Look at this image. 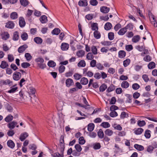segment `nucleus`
<instances>
[{"label": "nucleus", "mask_w": 157, "mask_h": 157, "mask_svg": "<svg viewBox=\"0 0 157 157\" xmlns=\"http://www.w3.org/2000/svg\"><path fill=\"white\" fill-rule=\"evenodd\" d=\"M0 84L3 85H8L10 86L13 85V82L9 79H6L5 80H2L0 81Z\"/></svg>", "instance_id": "1"}, {"label": "nucleus", "mask_w": 157, "mask_h": 157, "mask_svg": "<svg viewBox=\"0 0 157 157\" xmlns=\"http://www.w3.org/2000/svg\"><path fill=\"white\" fill-rule=\"evenodd\" d=\"M21 77V75L20 72L16 71L13 75V78L15 81H18Z\"/></svg>", "instance_id": "2"}, {"label": "nucleus", "mask_w": 157, "mask_h": 157, "mask_svg": "<svg viewBox=\"0 0 157 157\" xmlns=\"http://www.w3.org/2000/svg\"><path fill=\"white\" fill-rule=\"evenodd\" d=\"M153 145L154 147L151 145H149L147 147V151L148 152L150 153H152L153 152V149L154 148H157V144L156 142H154Z\"/></svg>", "instance_id": "3"}, {"label": "nucleus", "mask_w": 157, "mask_h": 157, "mask_svg": "<svg viewBox=\"0 0 157 157\" xmlns=\"http://www.w3.org/2000/svg\"><path fill=\"white\" fill-rule=\"evenodd\" d=\"M28 45L25 44L20 46L18 49V52L20 53L23 52L28 48Z\"/></svg>", "instance_id": "4"}, {"label": "nucleus", "mask_w": 157, "mask_h": 157, "mask_svg": "<svg viewBox=\"0 0 157 157\" xmlns=\"http://www.w3.org/2000/svg\"><path fill=\"white\" fill-rule=\"evenodd\" d=\"M66 86L67 87H70L74 84V82L72 79L71 78L67 79L65 82Z\"/></svg>", "instance_id": "5"}, {"label": "nucleus", "mask_w": 157, "mask_h": 157, "mask_svg": "<svg viewBox=\"0 0 157 157\" xmlns=\"http://www.w3.org/2000/svg\"><path fill=\"white\" fill-rule=\"evenodd\" d=\"M15 24L12 21H9L6 23L5 27L6 28L12 29L14 27Z\"/></svg>", "instance_id": "6"}, {"label": "nucleus", "mask_w": 157, "mask_h": 157, "mask_svg": "<svg viewBox=\"0 0 157 157\" xmlns=\"http://www.w3.org/2000/svg\"><path fill=\"white\" fill-rule=\"evenodd\" d=\"M78 5L80 6L85 7L88 5L87 0H80L78 2Z\"/></svg>", "instance_id": "7"}, {"label": "nucleus", "mask_w": 157, "mask_h": 157, "mask_svg": "<svg viewBox=\"0 0 157 157\" xmlns=\"http://www.w3.org/2000/svg\"><path fill=\"white\" fill-rule=\"evenodd\" d=\"M2 39L4 40H6L10 37L9 33L7 32H4L1 34Z\"/></svg>", "instance_id": "8"}, {"label": "nucleus", "mask_w": 157, "mask_h": 157, "mask_svg": "<svg viewBox=\"0 0 157 157\" xmlns=\"http://www.w3.org/2000/svg\"><path fill=\"white\" fill-rule=\"evenodd\" d=\"M17 122L14 121L9 123L7 124V126L11 130L13 129L17 124Z\"/></svg>", "instance_id": "9"}, {"label": "nucleus", "mask_w": 157, "mask_h": 157, "mask_svg": "<svg viewBox=\"0 0 157 157\" xmlns=\"http://www.w3.org/2000/svg\"><path fill=\"white\" fill-rule=\"evenodd\" d=\"M19 25L21 27H24L25 25V19L22 17H20L19 18Z\"/></svg>", "instance_id": "10"}, {"label": "nucleus", "mask_w": 157, "mask_h": 157, "mask_svg": "<svg viewBox=\"0 0 157 157\" xmlns=\"http://www.w3.org/2000/svg\"><path fill=\"white\" fill-rule=\"evenodd\" d=\"M69 47V44L66 43H62L61 46V49L63 51H66L67 50Z\"/></svg>", "instance_id": "11"}, {"label": "nucleus", "mask_w": 157, "mask_h": 157, "mask_svg": "<svg viewBox=\"0 0 157 157\" xmlns=\"http://www.w3.org/2000/svg\"><path fill=\"white\" fill-rule=\"evenodd\" d=\"M126 53L124 50H120L118 53V56L120 59L124 58L126 56Z\"/></svg>", "instance_id": "12"}, {"label": "nucleus", "mask_w": 157, "mask_h": 157, "mask_svg": "<svg viewBox=\"0 0 157 157\" xmlns=\"http://www.w3.org/2000/svg\"><path fill=\"white\" fill-rule=\"evenodd\" d=\"M8 147L11 149H13L15 147V144L14 142L11 140H8L7 143Z\"/></svg>", "instance_id": "13"}, {"label": "nucleus", "mask_w": 157, "mask_h": 157, "mask_svg": "<svg viewBox=\"0 0 157 157\" xmlns=\"http://www.w3.org/2000/svg\"><path fill=\"white\" fill-rule=\"evenodd\" d=\"M109 10L110 9L109 8L105 6L101 7L100 8L101 11L105 13H108L109 11Z\"/></svg>", "instance_id": "14"}, {"label": "nucleus", "mask_w": 157, "mask_h": 157, "mask_svg": "<svg viewBox=\"0 0 157 157\" xmlns=\"http://www.w3.org/2000/svg\"><path fill=\"white\" fill-rule=\"evenodd\" d=\"M28 136V134L27 132H25L21 134L19 139L21 141H23Z\"/></svg>", "instance_id": "15"}, {"label": "nucleus", "mask_w": 157, "mask_h": 157, "mask_svg": "<svg viewBox=\"0 0 157 157\" xmlns=\"http://www.w3.org/2000/svg\"><path fill=\"white\" fill-rule=\"evenodd\" d=\"M9 66L8 63L5 61H3L1 62L0 67L2 69H5Z\"/></svg>", "instance_id": "16"}, {"label": "nucleus", "mask_w": 157, "mask_h": 157, "mask_svg": "<svg viewBox=\"0 0 157 157\" xmlns=\"http://www.w3.org/2000/svg\"><path fill=\"white\" fill-rule=\"evenodd\" d=\"M112 27V24L109 22H107L104 25V29L106 30H110Z\"/></svg>", "instance_id": "17"}, {"label": "nucleus", "mask_w": 157, "mask_h": 157, "mask_svg": "<svg viewBox=\"0 0 157 157\" xmlns=\"http://www.w3.org/2000/svg\"><path fill=\"white\" fill-rule=\"evenodd\" d=\"M85 51L83 50H80L76 52V55L78 57H82L85 55Z\"/></svg>", "instance_id": "18"}, {"label": "nucleus", "mask_w": 157, "mask_h": 157, "mask_svg": "<svg viewBox=\"0 0 157 157\" xmlns=\"http://www.w3.org/2000/svg\"><path fill=\"white\" fill-rule=\"evenodd\" d=\"M60 144H62L60 145L63 151L64 150L65 147L64 144H63L64 143V136L63 135L61 136H60Z\"/></svg>", "instance_id": "19"}, {"label": "nucleus", "mask_w": 157, "mask_h": 157, "mask_svg": "<svg viewBox=\"0 0 157 157\" xmlns=\"http://www.w3.org/2000/svg\"><path fill=\"white\" fill-rule=\"evenodd\" d=\"M88 82V79L85 77L82 78L80 80L81 83L83 85H86Z\"/></svg>", "instance_id": "20"}, {"label": "nucleus", "mask_w": 157, "mask_h": 157, "mask_svg": "<svg viewBox=\"0 0 157 157\" xmlns=\"http://www.w3.org/2000/svg\"><path fill=\"white\" fill-rule=\"evenodd\" d=\"M19 38V33L17 31L13 33V40L14 41H16L18 40Z\"/></svg>", "instance_id": "21"}, {"label": "nucleus", "mask_w": 157, "mask_h": 157, "mask_svg": "<svg viewBox=\"0 0 157 157\" xmlns=\"http://www.w3.org/2000/svg\"><path fill=\"white\" fill-rule=\"evenodd\" d=\"M15 86V85L10 87V89L8 91V92L9 93H13L16 92L18 89L17 87H13Z\"/></svg>", "instance_id": "22"}, {"label": "nucleus", "mask_w": 157, "mask_h": 157, "mask_svg": "<svg viewBox=\"0 0 157 157\" xmlns=\"http://www.w3.org/2000/svg\"><path fill=\"white\" fill-rule=\"evenodd\" d=\"M129 83L126 81H123L121 83V86L122 88H127L129 86Z\"/></svg>", "instance_id": "23"}, {"label": "nucleus", "mask_w": 157, "mask_h": 157, "mask_svg": "<svg viewBox=\"0 0 157 157\" xmlns=\"http://www.w3.org/2000/svg\"><path fill=\"white\" fill-rule=\"evenodd\" d=\"M86 65V63L84 60H82L79 61L78 63V66L79 67H84Z\"/></svg>", "instance_id": "24"}, {"label": "nucleus", "mask_w": 157, "mask_h": 157, "mask_svg": "<svg viewBox=\"0 0 157 157\" xmlns=\"http://www.w3.org/2000/svg\"><path fill=\"white\" fill-rule=\"evenodd\" d=\"M94 127V124L93 123H90L88 125L87 129L89 131L92 132L93 130Z\"/></svg>", "instance_id": "25"}, {"label": "nucleus", "mask_w": 157, "mask_h": 157, "mask_svg": "<svg viewBox=\"0 0 157 157\" xmlns=\"http://www.w3.org/2000/svg\"><path fill=\"white\" fill-rule=\"evenodd\" d=\"M134 147L136 149L140 151H143L144 148L143 146L136 144L134 145Z\"/></svg>", "instance_id": "26"}, {"label": "nucleus", "mask_w": 157, "mask_h": 157, "mask_svg": "<svg viewBox=\"0 0 157 157\" xmlns=\"http://www.w3.org/2000/svg\"><path fill=\"white\" fill-rule=\"evenodd\" d=\"M34 41L37 44H41L42 42V39L39 37H36L34 39Z\"/></svg>", "instance_id": "27"}, {"label": "nucleus", "mask_w": 157, "mask_h": 157, "mask_svg": "<svg viewBox=\"0 0 157 157\" xmlns=\"http://www.w3.org/2000/svg\"><path fill=\"white\" fill-rule=\"evenodd\" d=\"M94 37L96 39H99L100 38L101 36L100 33L98 31H94Z\"/></svg>", "instance_id": "28"}, {"label": "nucleus", "mask_w": 157, "mask_h": 157, "mask_svg": "<svg viewBox=\"0 0 157 157\" xmlns=\"http://www.w3.org/2000/svg\"><path fill=\"white\" fill-rule=\"evenodd\" d=\"M98 137L100 139H102L104 137V134L102 129H99L98 132Z\"/></svg>", "instance_id": "29"}, {"label": "nucleus", "mask_w": 157, "mask_h": 157, "mask_svg": "<svg viewBox=\"0 0 157 157\" xmlns=\"http://www.w3.org/2000/svg\"><path fill=\"white\" fill-rule=\"evenodd\" d=\"M13 118V116L11 114L7 116L5 119V121L7 122H9L11 121Z\"/></svg>", "instance_id": "30"}, {"label": "nucleus", "mask_w": 157, "mask_h": 157, "mask_svg": "<svg viewBox=\"0 0 157 157\" xmlns=\"http://www.w3.org/2000/svg\"><path fill=\"white\" fill-rule=\"evenodd\" d=\"M105 135L111 136L113 134V131L111 129H107L105 131Z\"/></svg>", "instance_id": "31"}, {"label": "nucleus", "mask_w": 157, "mask_h": 157, "mask_svg": "<svg viewBox=\"0 0 157 157\" xmlns=\"http://www.w3.org/2000/svg\"><path fill=\"white\" fill-rule=\"evenodd\" d=\"M91 29L92 30L94 31H98V27L97 23H93L91 25Z\"/></svg>", "instance_id": "32"}, {"label": "nucleus", "mask_w": 157, "mask_h": 157, "mask_svg": "<svg viewBox=\"0 0 157 157\" xmlns=\"http://www.w3.org/2000/svg\"><path fill=\"white\" fill-rule=\"evenodd\" d=\"M144 130L141 128H139L134 131L135 133L137 135L141 134L143 132Z\"/></svg>", "instance_id": "33"}, {"label": "nucleus", "mask_w": 157, "mask_h": 157, "mask_svg": "<svg viewBox=\"0 0 157 157\" xmlns=\"http://www.w3.org/2000/svg\"><path fill=\"white\" fill-rule=\"evenodd\" d=\"M40 20L42 23H45L47 21V17L45 15H43L40 17Z\"/></svg>", "instance_id": "34"}, {"label": "nucleus", "mask_w": 157, "mask_h": 157, "mask_svg": "<svg viewBox=\"0 0 157 157\" xmlns=\"http://www.w3.org/2000/svg\"><path fill=\"white\" fill-rule=\"evenodd\" d=\"M93 54L91 52H89L86 56V59L89 60H92L94 58Z\"/></svg>", "instance_id": "35"}, {"label": "nucleus", "mask_w": 157, "mask_h": 157, "mask_svg": "<svg viewBox=\"0 0 157 157\" xmlns=\"http://www.w3.org/2000/svg\"><path fill=\"white\" fill-rule=\"evenodd\" d=\"M126 32L127 30L124 27L121 29L118 32V34L120 35H123L126 33Z\"/></svg>", "instance_id": "36"}, {"label": "nucleus", "mask_w": 157, "mask_h": 157, "mask_svg": "<svg viewBox=\"0 0 157 157\" xmlns=\"http://www.w3.org/2000/svg\"><path fill=\"white\" fill-rule=\"evenodd\" d=\"M107 88V85L104 83L102 84L99 87L100 91L101 92H104Z\"/></svg>", "instance_id": "37"}, {"label": "nucleus", "mask_w": 157, "mask_h": 157, "mask_svg": "<svg viewBox=\"0 0 157 157\" xmlns=\"http://www.w3.org/2000/svg\"><path fill=\"white\" fill-rule=\"evenodd\" d=\"M140 39V36L139 35H136L133 37L132 39V40L134 43H136L139 41Z\"/></svg>", "instance_id": "38"}, {"label": "nucleus", "mask_w": 157, "mask_h": 157, "mask_svg": "<svg viewBox=\"0 0 157 157\" xmlns=\"http://www.w3.org/2000/svg\"><path fill=\"white\" fill-rule=\"evenodd\" d=\"M100 126L105 128H108L110 126V124L108 122H105L102 123Z\"/></svg>", "instance_id": "39"}, {"label": "nucleus", "mask_w": 157, "mask_h": 157, "mask_svg": "<svg viewBox=\"0 0 157 157\" xmlns=\"http://www.w3.org/2000/svg\"><path fill=\"white\" fill-rule=\"evenodd\" d=\"M73 77L75 79L78 80H79L81 78L82 75L79 73H76L74 74Z\"/></svg>", "instance_id": "40"}, {"label": "nucleus", "mask_w": 157, "mask_h": 157, "mask_svg": "<svg viewBox=\"0 0 157 157\" xmlns=\"http://www.w3.org/2000/svg\"><path fill=\"white\" fill-rule=\"evenodd\" d=\"M60 32V29L59 28H56L52 31V33L53 35H58Z\"/></svg>", "instance_id": "41"}, {"label": "nucleus", "mask_w": 157, "mask_h": 157, "mask_svg": "<svg viewBox=\"0 0 157 157\" xmlns=\"http://www.w3.org/2000/svg\"><path fill=\"white\" fill-rule=\"evenodd\" d=\"M21 37L23 40H26L28 39V36L26 33L24 32L22 33Z\"/></svg>", "instance_id": "42"}, {"label": "nucleus", "mask_w": 157, "mask_h": 157, "mask_svg": "<svg viewBox=\"0 0 157 157\" xmlns=\"http://www.w3.org/2000/svg\"><path fill=\"white\" fill-rule=\"evenodd\" d=\"M151 131L149 130L145 131L144 133V136L146 138L149 139L151 137Z\"/></svg>", "instance_id": "43"}, {"label": "nucleus", "mask_w": 157, "mask_h": 157, "mask_svg": "<svg viewBox=\"0 0 157 157\" xmlns=\"http://www.w3.org/2000/svg\"><path fill=\"white\" fill-rule=\"evenodd\" d=\"M113 127L115 129H116L119 131H121L122 129V127L120 124H114L113 125Z\"/></svg>", "instance_id": "44"}, {"label": "nucleus", "mask_w": 157, "mask_h": 157, "mask_svg": "<svg viewBox=\"0 0 157 157\" xmlns=\"http://www.w3.org/2000/svg\"><path fill=\"white\" fill-rule=\"evenodd\" d=\"M20 1L21 5L24 7L27 6L29 4V2L26 0H20Z\"/></svg>", "instance_id": "45"}, {"label": "nucleus", "mask_w": 157, "mask_h": 157, "mask_svg": "<svg viewBox=\"0 0 157 157\" xmlns=\"http://www.w3.org/2000/svg\"><path fill=\"white\" fill-rule=\"evenodd\" d=\"M93 147L95 150L99 149L101 148V145L100 143H96L93 144Z\"/></svg>", "instance_id": "46"}, {"label": "nucleus", "mask_w": 157, "mask_h": 157, "mask_svg": "<svg viewBox=\"0 0 157 157\" xmlns=\"http://www.w3.org/2000/svg\"><path fill=\"white\" fill-rule=\"evenodd\" d=\"M155 67V64L153 62H150L148 65V67L149 69H152Z\"/></svg>", "instance_id": "47"}, {"label": "nucleus", "mask_w": 157, "mask_h": 157, "mask_svg": "<svg viewBox=\"0 0 157 157\" xmlns=\"http://www.w3.org/2000/svg\"><path fill=\"white\" fill-rule=\"evenodd\" d=\"M91 50L92 53L94 55H96L98 53V50L95 46H92L91 47Z\"/></svg>", "instance_id": "48"}, {"label": "nucleus", "mask_w": 157, "mask_h": 157, "mask_svg": "<svg viewBox=\"0 0 157 157\" xmlns=\"http://www.w3.org/2000/svg\"><path fill=\"white\" fill-rule=\"evenodd\" d=\"M115 89V86L113 84H111L110 86L106 90L107 92L109 93L114 90Z\"/></svg>", "instance_id": "49"}, {"label": "nucleus", "mask_w": 157, "mask_h": 157, "mask_svg": "<svg viewBox=\"0 0 157 157\" xmlns=\"http://www.w3.org/2000/svg\"><path fill=\"white\" fill-rule=\"evenodd\" d=\"M130 60L129 59H127L123 61V65L125 67L128 66L130 63Z\"/></svg>", "instance_id": "50"}, {"label": "nucleus", "mask_w": 157, "mask_h": 157, "mask_svg": "<svg viewBox=\"0 0 157 157\" xmlns=\"http://www.w3.org/2000/svg\"><path fill=\"white\" fill-rule=\"evenodd\" d=\"M10 17L12 19H15L17 18V14L16 12H13L11 14Z\"/></svg>", "instance_id": "51"}, {"label": "nucleus", "mask_w": 157, "mask_h": 157, "mask_svg": "<svg viewBox=\"0 0 157 157\" xmlns=\"http://www.w3.org/2000/svg\"><path fill=\"white\" fill-rule=\"evenodd\" d=\"M25 57L28 61L32 59V56L29 53H26L25 54Z\"/></svg>", "instance_id": "52"}, {"label": "nucleus", "mask_w": 157, "mask_h": 157, "mask_svg": "<svg viewBox=\"0 0 157 157\" xmlns=\"http://www.w3.org/2000/svg\"><path fill=\"white\" fill-rule=\"evenodd\" d=\"M75 147L76 151L78 152H80L82 150V148L79 144H75Z\"/></svg>", "instance_id": "53"}, {"label": "nucleus", "mask_w": 157, "mask_h": 157, "mask_svg": "<svg viewBox=\"0 0 157 157\" xmlns=\"http://www.w3.org/2000/svg\"><path fill=\"white\" fill-rule=\"evenodd\" d=\"M73 74V71H70L66 72L65 74V76L67 77L72 76Z\"/></svg>", "instance_id": "54"}, {"label": "nucleus", "mask_w": 157, "mask_h": 157, "mask_svg": "<svg viewBox=\"0 0 157 157\" xmlns=\"http://www.w3.org/2000/svg\"><path fill=\"white\" fill-rule=\"evenodd\" d=\"M94 78L96 79H99L101 78V73L97 72L95 73L94 75Z\"/></svg>", "instance_id": "55"}, {"label": "nucleus", "mask_w": 157, "mask_h": 157, "mask_svg": "<svg viewBox=\"0 0 157 157\" xmlns=\"http://www.w3.org/2000/svg\"><path fill=\"white\" fill-rule=\"evenodd\" d=\"M30 66V64L27 62H23L21 64V66L23 68H27Z\"/></svg>", "instance_id": "56"}, {"label": "nucleus", "mask_w": 157, "mask_h": 157, "mask_svg": "<svg viewBox=\"0 0 157 157\" xmlns=\"http://www.w3.org/2000/svg\"><path fill=\"white\" fill-rule=\"evenodd\" d=\"M48 65L50 67H53L56 65V63L54 62L51 60L48 62Z\"/></svg>", "instance_id": "57"}, {"label": "nucleus", "mask_w": 157, "mask_h": 157, "mask_svg": "<svg viewBox=\"0 0 157 157\" xmlns=\"http://www.w3.org/2000/svg\"><path fill=\"white\" fill-rule=\"evenodd\" d=\"M114 33H109L108 34V38L110 40H112L114 38Z\"/></svg>", "instance_id": "58"}, {"label": "nucleus", "mask_w": 157, "mask_h": 157, "mask_svg": "<svg viewBox=\"0 0 157 157\" xmlns=\"http://www.w3.org/2000/svg\"><path fill=\"white\" fill-rule=\"evenodd\" d=\"M125 28L126 30L128 29L129 30H131L133 29V25L132 23H129L128 24Z\"/></svg>", "instance_id": "59"}, {"label": "nucleus", "mask_w": 157, "mask_h": 157, "mask_svg": "<svg viewBox=\"0 0 157 157\" xmlns=\"http://www.w3.org/2000/svg\"><path fill=\"white\" fill-rule=\"evenodd\" d=\"M137 124L139 126L142 127L145 125L146 123L144 121H138L137 122Z\"/></svg>", "instance_id": "60"}, {"label": "nucleus", "mask_w": 157, "mask_h": 157, "mask_svg": "<svg viewBox=\"0 0 157 157\" xmlns=\"http://www.w3.org/2000/svg\"><path fill=\"white\" fill-rule=\"evenodd\" d=\"M132 88L134 90H137L140 88V86L137 83H135L132 84Z\"/></svg>", "instance_id": "61"}, {"label": "nucleus", "mask_w": 157, "mask_h": 157, "mask_svg": "<svg viewBox=\"0 0 157 157\" xmlns=\"http://www.w3.org/2000/svg\"><path fill=\"white\" fill-rule=\"evenodd\" d=\"M85 143V140L83 136L80 137L79 139V143L80 144H83Z\"/></svg>", "instance_id": "62"}, {"label": "nucleus", "mask_w": 157, "mask_h": 157, "mask_svg": "<svg viewBox=\"0 0 157 157\" xmlns=\"http://www.w3.org/2000/svg\"><path fill=\"white\" fill-rule=\"evenodd\" d=\"M110 116L113 117H117L118 116V114L115 111H111L110 113Z\"/></svg>", "instance_id": "63"}, {"label": "nucleus", "mask_w": 157, "mask_h": 157, "mask_svg": "<svg viewBox=\"0 0 157 157\" xmlns=\"http://www.w3.org/2000/svg\"><path fill=\"white\" fill-rule=\"evenodd\" d=\"M29 91L30 94L34 95L35 93L36 90L33 87H30L29 88Z\"/></svg>", "instance_id": "64"}]
</instances>
